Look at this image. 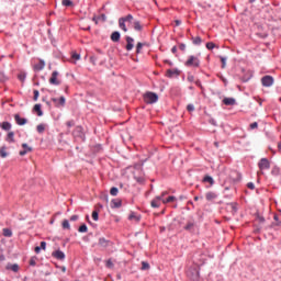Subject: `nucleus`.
<instances>
[{"label":"nucleus","instance_id":"31","mask_svg":"<svg viewBox=\"0 0 281 281\" xmlns=\"http://www.w3.org/2000/svg\"><path fill=\"white\" fill-rule=\"evenodd\" d=\"M61 227H63V229H71V225H69V221L68 220H64L63 221Z\"/></svg>","mask_w":281,"mask_h":281},{"label":"nucleus","instance_id":"60","mask_svg":"<svg viewBox=\"0 0 281 281\" xmlns=\"http://www.w3.org/2000/svg\"><path fill=\"white\" fill-rule=\"evenodd\" d=\"M168 194V191H164L162 193H161V195H158V196H161V201L164 200V196H166Z\"/></svg>","mask_w":281,"mask_h":281},{"label":"nucleus","instance_id":"45","mask_svg":"<svg viewBox=\"0 0 281 281\" xmlns=\"http://www.w3.org/2000/svg\"><path fill=\"white\" fill-rule=\"evenodd\" d=\"M33 94H34L33 100H34V102H36L38 100V95H40L38 90H34Z\"/></svg>","mask_w":281,"mask_h":281},{"label":"nucleus","instance_id":"13","mask_svg":"<svg viewBox=\"0 0 281 281\" xmlns=\"http://www.w3.org/2000/svg\"><path fill=\"white\" fill-rule=\"evenodd\" d=\"M52 102H54L55 106H64L66 99L65 97H60L59 99L53 98Z\"/></svg>","mask_w":281,"mask_h":281},{"label":"nucleus","instance_id":"59","mask_svg":"<svg viewBox=\"0 0 281 281\" xmlns=\"http://www.w3.org/2000/svg\"><path fill=\"white\" fill-rule=\"evenodd\" d=\"M34 251H35V254H41V247L36 246V247L34 248Z\"/></svg>","mask_w":281,"mask_h":281},{"label":"nucleus","instance_id":"47","mask_svg":"<svg viewBox=\"0 0 281 281\" xmlns=\"http://www.w3.org/2000/svg\"><path fill=\"white\" fill-rule=\"evenodd\" d=\"M22 148H24V150H27L29 153H32V147L27 146L26 143L22 144Z\"/></svg>","mask_w":281,"mask_h":281},{"label":"nucleus","instance_id":"9","mask_svg":"<svg viewBox=\"0 0 281 281\" xmlns=\"http://www.w3.org/2000/svg\"><path fill=\"white\" fill-rule=\"evenodd\" d=\"M34 71H43L45 69V60L40 59L37 64L33 66Z\"/></svg>","mask_w":281,"mask_h":281},{"label":"nucleus","instance_id":"19","mask_svg":"<svg viewBox=\"0 0 281 281\" xmlns=\"http://www.w3.org/2000/svg\"><path fill=\"white\" fill-rule=\"evenodd\" d=\"M217 194L215 192L209 191L205 194L206 201H214V199H217Z\"/></svg>","mask_w":281,"mask_h":281},{"label":"nucleus","instance_id":"48","mask_svg":"<svg viewBox=\"0 0 281 281\" xmlns=\"http://www.w3.org/2000/svg\"><path fill=\"white\" fill-rule=\"evenodd\" d=\"M92 218H93V221H98V220H99V213H98V211H93V212H92Z\"/></svg>","mask_w":281,"mask_h":281},{"label":"nucleus","instance_id":"14","mask_svg":"<svg viewBox=\"0 0 281 281\" xmlns=\"http://www.w3.org/2000/svg\"><path fill=\"white\" fill-rule=\"evenodd\" d=\"M72 135L74 137H80V139H85V133H82V128L80 126L75 128Z\"/></svg>","mask_w":281,"mask_h":281},{"label":"nucleus","instance_id":"22","mask_svg":"<svg viewBox=\"0 0 281 281\" xmlns=\"http://www.w3.org/2000/svg\"><path fill=\"white\" fill-rule=\"evenodd\" d=\"M33 111L38 115V117H42L43 110H41V104H35Z\"/></svg>","mask_w":281,"mask_h":281},{"label":"nucleus","instance_id":"26","mask_svg":"<svg viewBox=\"0 0 281 281\" xmlns=\"http://www.w3.org/2000/svg\"><path fill=\"white\" fill-rule=\"evenodd\" d=\"M191 41H192L193 45H201V43H203V40H201L200 36L192 37Z\"/></svg>","mask_w":281,"mask_h":281},{"label":"nucleus","instance_id":"17","mask_svg":"<svg viewBox=\"0 0 281 281\" xmlns=\"http://www.w3.org/2000/svg\"><path fill=\"white\" fill-rule=\"evenodd\" d=\"M223 104H225L226 106H234V104H236V99H234V98H224L223 99Z\"/></svg>","mask_w":281,"mask_h":281},{"label":"nucleus","instance_id":"21","mask_svg":"<svg viewBox=\"0 0 281 281\" xmlns=\"http://www.w3.org/2000/svg\"><path fill=\"white\" fill-rule=\"evenodd\" d=\"M7 269L8 270H10V271H13L14 273H18V271H19V265H16V263H13V265H8L7 266Z\"/></svg>","mask_w":281,"mask_h":281},{"label":"nucleus","instance_id":"18","mask_svg":"<svg viewBox=\"0 0 281 281\" xmlns=\"http://www.w3.org/2000/svg\"><path fill=\"white\" fill-rule=\"evenodd\" d=\"M180 71L178 69H168L166 72L167 78H175V76H179Z\"/></svg>","mask_w":281,"mask_h":281},{"label":"nucleus","instance_id":"34","mask_svg":"<svg viewBox=\"0 0 281 281\" xmlns=\"http://www.w3.org/2000/svg\"><path fill=\"white\" fill-rule=\"evenodd\" d=\"M150 269V265L146 261H142V271H148Z\"/></svg>","mask_w":281,"mask_h":281},{"label":"nucleus","instance_id":"16","mask_svg":"<svg viewBox=\"0 0 281 281\" xmlns=\"http://www.w3.org/2000/svg\"><path fill=\"white\" fill-rule=\"evenodd\" d=\"M151 207H161V196H156L154 200L150 202Z\"/></svg>","mask_w":281,"mask_h":281},{"label":"nucleus","instance_id":"11","mask_svg":"<svg viewBox=\"0 0 281 281\" xmlns=\"http://www.w3.org/2000/svg\"><path fill=\"white\" fill-rule=\"evenodd\" d=\"M14 120L19 126H25V124H27V119H23L19 114L14 115Z\"/></svg>","mask_w":281,"mask_h":281},{"label":"nucleus","instance_id":"39","mask_svg":"<svg viewBox=\"0 0 281 281\" xmlns=\"http://www.w3.org/2000/svg\"><path fill=\"white\" fill-rule=\"evenodd\" d=\"M220 60H221V63H222V69H225V67H226V63H227V58H225V57H223V56H221L220 57Z\"/></svg>","mask_w":281,"mask_h":281},{"label":"nucleus","instance_id":"56","mask_svg":"<svg viewBox=\"0 0 281 281\" xmlns=\"http://www.w3.org/2000/svg\"><path fill=\"white\" fill-rule=\"evenodd\" d=\"M27 153H29L27 149L21 150V151H20V156H21V157H24V155H27Z\"/></svg>","mask_w":281,"mask_h":281},{"label":"nucleus","instance_id":"53","mask_svg":"<svg viewBox=\"0 0 281 281\" xmlns=\"http://www.w3.org/2000/svg\"><path fill=\"white\" fill-rule=\"evenodd\" d=\"M272 227H281V221L272 223Z\"/></svg>","mask_w":281,"mask_h":281},{"label":"nucleus","instance_id":"44","mask_svg":"<svg viewBox=\"0 0 281 281\" xmlns=\"http://www.w3.org/2000/svg\"><path fill=\"white\" fill-rule=\"evenodd\" d=\"M71 58H72V60H80V54L72 53Z\"/></svg>","mask_w":281,"mask_h":281},{"label":"nucleus","instance_id":"49","mask_svg":"<svg viewBox=\"0 0 281 281\" xmlns=\"http://www.w3.org/2000/svg\"><path fill=\"white\" fill-rule=\"evenodd\" d=\"M247 188H248L249 190H256V184H254V182H248V183H247Z\"/></svg>","mask_w":281,"mask_h":281},{"label":"nucleus","instance_id":"46","mask_svg":"<svg viewBox=\"0 0 281 281\" xmlns=\"http://www.w3.org/2000/svg\"><path fill=\"white\" fill-rule=\"evenodd\" d=\"M105 267H108V269H113V261L111 259H109L106 262H105Z\"/></svg>","mask_w":281,"mask_h":281},{"label":"nucleus","instance_id":"32","mask_svg":"<svg viewBox=\"0 0 281 281\" xmlns=\"http://www.w3.org/2000/svg\"><path fill=\"white\" fill-rule=\"evenodd\" d=\"M3 236L7 238L12 237V231L10 228H3Z\"/></svg>","mask_w":281,"mask_h":281},{"label":"nucleus","instance_id":"57","mask_svg":"<svg viewBox=\"0 0 281 281\" xmlns=\"http://www.w3.org/2000/svg\"><path fill=\"white\" fill-rule=\"evenodd\" d=\"M78 218H79L78 215H72V216L70 217V221L76 222V221H78Z\"/></svg>","mask_w":281,"mask_h":281},{"label":"nucleus","instance_id":"28","mask_svg":"<svg viewBox=\"0 0 281 281\" xmlns=\"http://www.w3.org/2000/svg\"><path fill=\"white\" fill-rule=\"evenodd\" d=\"M45 128H46V125H45V124H38V125L36 126V131H37V133H40V134L45 133Z\"/></svg>","mask_w":281,"mask_h":281},{"label":"nucleus","instance_id":"43","mask_svg":"<svg viewBox=\"0 0 281 281\" xmlns=\"http://www.w3.org/2000/svg\"><path fill=\"white\" fill-rule=\"evenodd\" d=\"M194 109H195V108H194V104H192V103L187 105V111H188L189 113H193Z\"/></svg>","mask_w":281,"mask_h":281},{"label":"nucleus","instance_id":"7","mask_svg":"<svg viewBox=\"0 0 281 281\" xmlns=\"http://www.w3.org/2000/svg\"><path fill=\"white\" fill-rule=\"evenodd\" d=\"M111 245H113V243H111V240L101 237L99 238V246H101L103 249H106V247H111Z\"/></svg>","mask_w":281,"mask_h":281},{"label":"nucleus","instance_id":"52","mask_svg":"<svg viewBox=\"0 0 281 281\" xmlns=\"http://www.w3.org/2000/svg\"><path fill=\"white\" fill-rule=\"evenodd\" d=\"M76 123H74V121H68L66 123V126H68V128H71V126H75Z\"/></svg>","mask_w":281,"mask_h":281},{"label":"nucleus","instance_id":"24","mask_svg":"<svg viewBox=\"0 0 281 281\" xmlns=\"http://www.w3.org/2000/svg\"><path fill=\"white\" fill-rule=\"evenodd\" d=\"M111 207H122V201L121 200H112L111 201Z\"/></svg>","mask_w":281,"mask_h":281},{"label":"nucleus","instance_id":"15","mask_svg":"<svg viewBox=\"0 0 281 281\" xmlns=\"http://www.w3.org/2000/svg\"><path fill=\"white\" fill-rule=\"evenodd\" d=\"M126 46H125V49L127 50V52H131L132 49H133V47H134V45H133V43H135V40L133 38V37H131V36H127L126 37Z\"/></svg>","mask_w":281,"mask_h":281},{"label":"nucleus","instance_id":"55","mask_svg":"<svg viewBox=\"0 0 281 281\" xmlns=\"http://www.w3.org/2000/svg\"><path fill=\"white\" fill-rule=\"evenodd\" d=\"M135 179L138 183H144V178L143 177H135Z\"/></svg>","mask_w":281,"mask_h":281},{"label":"nucleus","instance_id":"63","mask_svg":"<svg viewBox=\"0 0 281 281\" xmlns=\"http://www.w3.org/2000/svg\"><path fill=\"white\" fill-rule=\"evenodd\" d=\"M273 220L276 221V223H278V221H279V220H278V215H274V216H273Z\"/></svg>","mask_w":281,"mask_h":281},{"label":"nucleus","instance_id":"37","mask_svg":"<svg viewBox=\"0 0 281 281\" xmlns=\"http://www.w3.org/2000/svg\"><path fill=\"white\" fill-rule=\"evenodd\" d=\"M142 47H144V43L138 42L136 45V54H140L142 53Z\"/></svg>","mask_w":281,"mask_h":281},{"label":"nucleus","instance_id":"20","mask_svg":"<svg viewBox=\"0 0 281 281\" xmlns=\"http://www.w3.org/2000/svg\"><path fill=\"white\" fill-rule=\"evenodd\" d=\"M121 38L120 32L115 31L111 34V41H113V43H119Z\"/></svg>","mask_w":281,"mask_h":281},{"label":"nucleus","instance_id":"10","mask_svg":"<svg viewBox=\"0 0 281 281\" xmlns=\"http://www.w3.org/2000/svg\"><path fill=\"white\" fill-rule=\"evenodd\" d=\"M128 221H132L133 223H139V221H142V215H137L135 212H131L128 215Z\"/></svg>","mask_w":281,"mask_h":281},{"label":"nucleus","instance_id":"41","mask_svg":"<svg viewBox=\"0 0 281 281\" xmlns=\"http://www.w3.org/2000/svg\"><path fill=\"white\" fill-rule=\"evenodd\" d=\"M36 260H37L36 257H32V258L30 259V261H29V265H30L31 267H36Z\"/></svg>","mask_w":281,"mask_h":281},{"label":"nucleus","instance_id":"54","mask_svg":"<svg viewBox=\"0 0 281 281\" xmlns=\"http://www.w3.org/2000/svg\"><path fill=\"white\" fill-rule=\"evenodd\" d=\"M250 128L254 130V128H258V122H254L250 124Z\"/></svg>","mask_w":281,"mask_h":281},{"label":"nucleus","instance_id":"58","mask_svg":"<svg viewBox=\"0 0 281 281\" xmlns=\"http://www.w3.org/2000/svg\"><path fill=\"white\" fill-rule=\"evenodd\" d=\"M179 49H181V52H186V44H180Z\"/></svg>","mask_w":281,"mask_h":281},{"label":"nucleus","instance_id":"40","mask_svg":"<svg viewBox=\"0 0 281 281\" xmlns=\"http://www.w3.org/2000/svg\"><path fill=\"white\" fill-rule=\"evenodd\" d=\"M117 192H119V190H117V188H115V187L111 188V190H110V194H111L112 196H117Z\"/></svg>","mask_w":281,"mask_h":281},{"label":"nucleus","instance_id":"4","mask_svg":"<svg viewBox=\"0 0 281 281\" xmlns=\"http://www.w3.org/2000/svg\"><path fill=\"white\" fill-rule=\"evenodd\" d=\"M187 276H188V278H190V280L199 281V278H200L199 268H196V267L190 268L187 271Z\"/></svg>","mask_w":281,"mask_h":281},{"label":"nucleus","instance_id":"38","mask_svg":"<svg viewBox=\"0 0 281 281\" xmlns=\"http://www.w3.org/2000/svg\"><path fill=\"white\" fill-rule=\"evenodd\" d=\"M0 156H1L2 158L8 157V151L5 150V147L0 148Z\"/></svg>","mask_w":281,"mask_h":281},{"label":"nucleus","instance_id":"12","mask_svg":"<svg viewBox=\"0 0 281 281\" xmlns=\"http://www.w3.org/2000/svg\"><path fill=\"white\" fill-rule=\"evenodd\" d=\"M53 258H56V260H65V252L61 250H55L52 252Z\"/></svg>","mask_w":281,"mask_h":281},{"label":"nucleus","instance_id":"8","mask_svg":"<svg viewBox=\"0 0 281 281\" xmlns=\"http://www.w3.org/2000/svg\"><path fill=\"white\" fill-rule=\"evenodd\" d=\"M49 83L55 86L60 85V81L58 80V71H53L52 77L49 78Z\"/></svg>","mask_w":281,"mask_h":281},{"label":"nucleus","instance_id":"6","mask_svg":"<svg viewBox=\"0 0 281 281\" xmlns=\"http://www.w3.org/2000/svg\"><path fill=\"white\" fill-rule=\"evenodd\" d=\"M262 87H273V77L267 75L261 78Z\"/></svg>","mask_w":281,"mask_h":281},{"label":"nucleus","instance_id":"3","mask_svg":"<svg viewBox=\"0 0 281 281\" xmlns=\"http://www.w3.org/2000/svg\"><path fill=\"white\" fill-rule=\"evenodd\" d=\"M158 100L159 95L155 92H147L144 94V102H146V104H155Z\"/></svg>","mask_w":281,"mask_h":281},{"label":"nucleus","instance_id":"61","mask_svg":"<svg viewBox=\"0 0 281 281\" xmlns=\"http://www.w3.org/2000/svg\"><path fill=\"white\" fill-rule=\"evenodd\" d=\"M175 23H176L177 26L181 25V21L180 20H176Z\"/></svg>","mask_w":281,"mask_h":281},{"label":"nucleus","instance_id":"51","mask_svg":"<svg viewBox=\"0 0 281 281\" xmlns=\"http://www.w3.org/2000/svg\"><path fill=\"white\" fill-rule=\"evenodd\" d=\"M46 248H47V243L41 241V247H40V249H43V250L45 251Z\"/></svg>","mask_w":281,"mask_h":281},{"label":"nucleus","instance_id":"42","mask_svg":"<svg viewBox=\"0 0 281 281\" xmlns=\"http://www.w3.org/2000/svg\"><path fill=\"white\" fill-rule=\"evenodd\" d=\"M214 47H216V44H214V42L206 43V49H214Z\"/></svg>","mask_w":281,"mask_h":281},{"label":"nucleus","instance_id":"36","mask_svg":"<svg viewBox=\"0 0 281 281\" xmlns=\"http://www.w3.org/2000/svg\"><path fill=\"white\" fill-rule=\"evenodd\" d=\"M7 140L8 142H14V132H9L8 133Z\"/></svg>","mask_w":281,"mask_h":281},{"label":"nucleus","instance_id":"29","mask_svg":"<svg viewBox=\"0 0 281 281\" xmlns=\"http://www.w3.org/2000/svg\"><path fill=\"white\" fill-rule=\"evenodd\" d=\"M184 229L187 232H192V229H194V222H188V224L184 226Z\"/></svg>","mask_w":281,"mask_h":281},{"label":"nucleus","instance_id":"2","mask_svg":"<svg viewBox=\"0 0 281 281\" xmlns=\"http://www.w3.org/2000/svg\"><path fill=\"white\" fill-rule=\"evenodd\" d=\"M126 23H133V15L128 14L125 18H121L119 20V26L123 32H128V29L126 27Z\"/></svg>","mask_w":281,"mask_h":281},{"label":"nucleus","instance_id":"33","mask_svg":"<svg viewBox=\"0 0 281 281\" xmlns=\"http://www.w3.org/2000/svg\"><path fill=\"white\" fill-rule=\"evenodd\" d=\"M134 30H136V32H142V23H139V21L134 22Z\"/></svg>","mask_w":281,"mask_h":281},{"label":"nucleus","instance_id":"35","mask_svg":"<svg viewBox=\"0 0 281 281\" xmlns=\"http://www.w3.org/2000/svg\"><path fill=\"white\" fill-rule=\"evenodd\" d=\"M61 4L65 5L66 8H69L74 5V2L71 0H63Z\"/></svg>","mask_w":281,"mask_h":281},{"label":"nucleus","instance_id":"23","mask_svg":"<svg viewBox=\"0 0 281 281\" xmlns=\"http://www.w3.org/2000/svg\"><path fill=\"white\" fill-rule=\"evenodd\" d=\"M202 181L203 183H210V186H214V178L211 176H205Z\"/></svg>","mask_w":281,"mask_h":281},{"label":"nucleus","instance_id":"5","mask_svg":"<svg viewBox=\"0 0 281 281\" xmlns=\"http://www.w3.org/2000/svg\"><path fill=\"white\" fill-rule=\"evenodd\" d=\"M184 65H186V67H200L201 66V60H199L194 56H190Z\"/></svg>","mask_w":281,"mask_h":281},{"label":"nucleus","instance_id":"64","mask_svg":"<svg viewBox=\"0 0 281 281\" xmlns=\"http://www.w3.org/2000/svg\"><path fill=\"white\" fill-rule=\"evenodd\" d=\"M278 148H279V150H281V143L278 144Z\"/></svg>","mask_w":281,"mask_h":281},{"label":"nucleus","instance_id":"25","mask_svg":"<svg viewBox=\"0 0 281 281\" xmlns=\"http://www.w3.org/2000/svg\"><path fill=\"white\" fill-rule=\"evenodd\" d=\"M0 126L2 131H10V128H12V124L10 122H3Z\"/></svg>","mask_w":281,"mask_h":281},{"label":"nucleus","instance_id":"27","mask_svg":"<svg viewBox=\"0 0 281 281\" xmlns=\"http://www.w3.org/2000/svg\"><path fill=\"white\" fill-rule=\"evenodd\" d=\"M164 204L166 203H173V201H177V198L173 195H170L169 198H167L166 200H161Z\"/></svg>","mask_w":281,"mask_h":281},{"label":"nucleus","instance_id":"62","mask_svg":"<svg viewBox=\"0 0 281 281\" xmlns=\"http://www.w3.org/2000/svg\"><path fill=\"white\" fill-rule=\"evenodd\" d=\"M171 52H172V54H175V53L177 52V46H173V47L171 48Z\"/></svg>","mask_w":281,"mask_h":281},{"label":"nucleus","instance_id":"50","mask_svg":"<svg viewBox=\"0 0 281 281\" xmlns=\"http://www.w3.org/2000/svg\"><path fill=\"white\" fill-rule=\"evenodd\" d=\"M257 221L259 222V223H265V217L262 216V215H257Z\"/></svg>","mask_w":281,"mask_h":281},{"label":"nucleus","instance_id":"1","mask_svg":"<svg viewBox=\"0 0 281 281\" xmlns=\"http://www.w3.org/2000/svg\"><path fill=\"white\" fill-rule=\"evenodd\" d=\"M258 168L259 171L257 172V175L258 177H260V175H265V170H269V168H271V162H269V159L267 158H261L258 162Z\"/></svg>","mask_w":281,"mask_h":281},{"label":"nucleus","instance_id":"30","mask_svg":"<svg viewBox=\"0 0 281 281\" xmlns=\"http://www.w3.org/2000/svg\"><path fill=\"white\" fill-rule=\"evenodd\" d=\"M78 232L80 234H87V232H89V228L86 226V224H82L79 228Z\"/></svg>","mask_w":281,"mask_h":281}]
</instances>
